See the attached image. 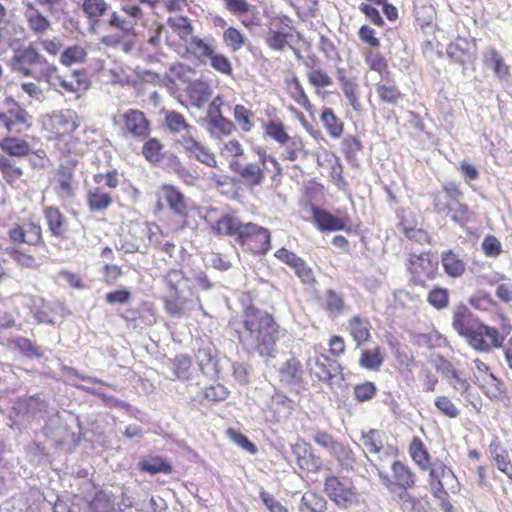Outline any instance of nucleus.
Wrapping results in <instances>:
<instances>
[{"label":"nucleus","instance_id":"39448f33","mask_svg":"<svg viewBox=\"0 0 512 512\" xmlns=\"http://www.w3.org/2000/svg\"><path fill=\"white\" fill-rule=\"evenodd\" d=\"M463 197L464 193L458 184L446 183L439 191L431 194L433 211L449 217L454 223L464 227L472 220L474 214L470 207L462 201Z\"/></svg>","mask_w":512,"mask_h":512},{"label":"nucleus","instance_id":"c756f323","mask_svg":"<svg viewBox=\"0 0 512 512\" xmlns=\"http://www.w3.org/2000/svg\"><path fill=\"white\" fill-rule=\"evenodd\" d=\"M186 93L191 104L201 108L212 96V89L206 81L195 79L188 84Z\"/></svg>","mask_w":512,"mask_h":512},{"label":"nucleus","instance_id":"423d86ee","mask_svg":"<svg viewBox=\"0 0 512 512\" xmlns=\"http://www.w3.org/2000/svg\"><path fill=\"white\" fill-rule=\"evenodd\" d=\"M166 294L162 298L167 314L182 317L186 312L188 298L185 292L193 294L190 279L180 269H170L162 277Z\"/></svg>","mask_w":512,"mask_h":512},{"label":"nucleus","instance_id":"bb28decb","mask_svg":"<svg viewBox=\"0 0 512 512\" xmlns=\"http://www.w3.org/2000/svg\"><path fill=\"white\" fill-rule=\"evenodd\" d=\"M296 464L306 473H319L323 468V461L320 456L316 455L309 444H305L302 448L295 449Z\"/></svg>","mask_w":512,"mask_h":512},{"label":"nucleus","instance_id":"f3484780","mask_svg":"<svg viewBox=\"0 0 512 512\" xmlns=\"http://www.w3.org/2000/svg\"><path fill=\"white\" fill-rule=\"evenodd\" d=\"M118 123L124 135L137 140L146 139L151 132V123L146 115L138 109H128L119 116Z\"/></svg>","mask_w":512,"mask_h":512},{"label":"nucleus","instance_id":"9b49d317","mask_svg":"<svg viewBox=\"0 0 512 512\" xmlns=\"http://www.w3.org/2000/svg\"><path fill=\"white\" fill-rule=\"evenodd\" d=\"M78 127L77 115L72 110H61L42 119V128L48 141L56 145L67 144Z\"/></svg>","mask_w":512,"mask_h":512},{"label":"nucleus","instance_id":"0e129e2a","mask_svg":"<svg viewBox=\"0 0 512 512\" xmlns=\"http://www.w3.org/2000/svg\"><path fill=\"white\" fill-rule=\"evenodd\" d=\"M164 121L166 127L174 133H179L190 128V125L185 117L181 113L174 110L166 112Z\"/></svg>","mask_w":512,"mask_h":512},{"label":"nucleus","instance_id":"f704fd0d","mask_svg":"<svg viewBox=\"0 0 512 512\" xmlns=\"http://www.w3.org/2000/svg\"><path fill=\"white\" fill-rule=\"evenodd\" d=\"M263 132L266 137L278 143L280 146H284L287 141L290 140L287 126L284 124L283 120L278 117L265 122L263 124Z\"/></svg>","mask_w":512,"mask_h":512},{"label":"nucleus","instance_id":"864d4df0","mask_svg":"<svg viewBox=\"0 0 512 512\" xmlns=\"http://www.w3.org/2000/svg\"><path fill=\"white\" fill-rule=\"evenodd\" d=\"M25 17L29 29L36 34H44L50 28V21L35 8L29 9Z\"/></svg>","mask_w":512,"mask_h":512},{"label":"nucleus","instance_id":"f03ea898","mask_svg":"<svg viewBox=\"0 0 512 512\" xmlns=\"http://www.w3.org/2000/svg\"><path fill=\"white\" fill-rule=\"evenodd\" d=\"M11 105L0 112V149L10 157L23 158L31 151L27 140L16 137L31 130L32 115L18 102L7 99Z\"/></svg>","mask_w":512,"mask_h":512},{"label":"nucleus","instance_id":"412c9836","mask_svg":"<svg viewBox=\"0 0 512 512\" xmlns=\"http://www.w3.org/2000/svg\"><path fill=\"white\" fill-rule=\"evenodd\" d=\"M317 164L319 167H327L329 169L330 181L341 191H345L348 188V182L345 180L343 171L344 167L335 154L325 151L322 156L317 158Z\"/></svg>","mask_w":512,"mask_h":512},{"label":"nucleus","instance_id":"6e6d98bb","mask_svg":"<svg viewBox=\"0 0 512 512\" xmlns=\"http://www.w3.org/2000/svg\"><path fill=\"white\" fill-rule=\"evenodd\" d=\"M6 251L18 266L27 269H36L38 267L37 259L32 253L19 247H11Z\"/></svg>","mask_w":512,"mask_h":512},{"label":"nucleus","instance_id":"a19ab883","mask_svg":"<svg viewBox=\"0 0 512 512\" xmlns=\"http://www.w3.org/2000/svg\"><path fill=\"white\" fill-rule=\"evenodd\" d=\"M187 53L192 55L198 61L205 63L215 51V47L209 41L198 36H192L187 45Z\"/></svg>","mask_w":512,"mask_h":512},{"label":"nucleus","instance_id":"052dcab7","mask_svg":"<svg viewBox=\"0 0 512 512\" xmlns=\"http://www.w3.org/2000/svg\"><path fill=\"white\" fill-rule=\"evenodd\" d=\"M220 155L226 159L230 158V161H242L246 155L245 150L237 139H231L219 148Z\"/></svg>","mask_w":512,"mask_h":512},{"label":"nucleus","instance_id":"13d9d810","mask_svg":"<svg viewBox=\"0 0 512 512\" xmlns=\"http://www.w3.org/2000/svg\"><path fill=\"white\" fill-rule=\"evenodd\" d=\"M108 8L109 5L104 0H83L82 3L83 12L92 22H98Z\"/></svg>","mask_w":512,"mask_h":512},{"label":"nucleus","instance_id":"c03bdc74","mask_svg":"<svg viewBox=\"0 0 512 512\" xmlns=\"http://www.w3.org/2000/svg\"><path fill=\"white\" fill-rule=\"evenodd\" d=\"M384 363L382 349L377 346L371 349L365 348L361 351L359 365L370 371H378Z\"/></svg>","mask_w":512,"mask_h":512},{"label":"nucleus","instance_id":"393cba45","mask_svg":"<svg viewBox=\"0 0 512 512\" xmlns=\"http://www.w3.org/2000/svg\"><path fill=\"white\" fill-rule=\"evenodd\" d=\"M318 301L321 309L332 319L344 315L347 309L344 295L332 288L325 290Z\"/></svg>","mask_w":512,"mask_h":512},{"label":"nucleus","instance_id":"49530a36","mask_svg":"<svg viewBox=\"0 0 512 512\" xmlns=\"http://www.w3.org/2000/svg\"><path fill=\"white\" fill-rule=\"evenodd\" d=\"M327 501L315 491H307L302 495L299 505L300 512H324Z\"/></svg>","mask_w":512,"mask_h":512},{"label":"nucleus","instance_id":"cd10ccee","mask_svg":"<svg viewBox=\"0 0 512 512\" xmlns=\"http://www.w3.org/2000/svg\"><path fill=\"white\" fill-rule=\"evenodd\" d=\"M285 91L288 96L306 112L311 113L313 105L305 92V89L297 76L285 79Z\"/></svg>","mask_w":512,"mask_h":512},{"label":"nucleus","instance_id":"7ed1b4c3","mask_svg":"<svg viewBox=\"0 0 512 512\" xmlns=\"http://www.w3.org/2000/svg\"><path fill=\"white\" fill-rule=\"evenodd\" d=\"M408 454L413 463L421 470L428 471V485L433 497L440 502L444 512H453L449 494L445 488L444 480H456L454 472L441 460L431 462V455L425 443L419 437H413L408 446Z\"/></svg>","mask_w":512,"mask_h":512},{"label":"nucleus","instance_id":"a18cd8bd","mask_svg":"<svg viewBox=\"0 0 512 512\" xmlns=\"http://www.w3.org/2000/svg\"><path fill=\"white\" fill-rule=\"evenodd\" d=\"M441 263L445 273L450 277H460L465 272L464 261L451 250L441 254Z\"/></svg>","mask_w":512,"mask_h":512},{"label":"nucleus","instance_id":"7c9ffc66","mask_svg":"<svg viewBox=\"0 0 512 512\" xmlns=\"http://www.w3.org/2000/svg\"><path fill=\"white\" fill-rule=\"evenodd\" d=\"M483 63L492 69L500 80L510 76V67L505 63L500 52L494 47H488L483 55Z\"/></svg>","mask_w":512,"mask_h":512},{"label":"nucleus","instance_id":"bf43d9fd","mask_svg":"<svg viewBox=\"0 0 512 512\" xmlns=\"http://www.w3.org/2000/svg\"><path fill=\"white\" fill-rule=\"evenodd\" d=\"M208 123L211 127L212 133L217 137H228L236 131L235 124L223 115H218L217 118H212Z\"/></svg>","mask_w":512,"mask_h":512},{"label":"nucleus","instance_id":"5701e85b","mask_svg":"<svg viewBox=\"0 0 512 512\" xmlns=\"http://www.w3.org/2000/svg\"><path fill=\"white\" fill-rule=\"evenodd\" d=\"M490 458L495 467L512 482V460L509 451L501 444L499 437L495 436L488 445Z\"/></svg>","mask_w":512,"mask_h":512},{"label":"nucleus","instance_id":"e2e57ef3","mask_svg":"<svg viewBox=\"0 0 512 512\" xmlns=\"http://www.w3.org/2000/svg\"><path fill=\"white\" fill-rule=\"evenodd\" d=\"M167 23L182 40H186L193 32V26L190 20L185 16L178 15L170 17Z\"/></svg>","mask_w":512,"mask_h":512},{"label":"nucleus","instance_id":"c9c22d12","mask_svg":"<svg viewBox=\"0 0 512 512\" xmlns=\"http://www.w3.org/2000/svg\"><path fill=\"white\" fill-rule=\"evenodd\" d=\"M89 79L85 71H74L68 78H59V86L66 93H80L89 88Z\"/></svg>","mask_w":512,"mask_h":512},{"label":"nucleus","instance_id":"b1692460","mask_svg":"<svg viewBox=\"0 0 512 512\" xmlns=\"http://www.w3.org/2000/svg\"><path fill=\"white\" fill-rule=\"evenodd\" d=\"M371 329L369 319L361 315H353L347 320L346 331L357 347H361L371 340Z\"/></svg>","mask_w":512,"mask_h":512},{"label":"nucleus","instance_id":"dca6fc26","mask_svg":"<svg viewBox=\"0 0 512 512\" xmlns=\"http://www.w3.org/2000/svg\"><path fill=\"white\" fill-rule=\"evenodd\" d=\"M294 32H296V29L289 16L284 14L275 15L269 20V28L265 36V42L270 49L283 51Z\"/></svg>","mask_w":512,"mask_h":512},{"label":"nucleus","instance_id":"c85d7f7f","mask_svg":"<svg viewBox=\"0 0 512 512\" xmlns=\"http://www.w3.org/2000/svg\"><path fill=\"white\" fill-rule=\"evenodd\" d=\"M57 195L62 199H69L74 196V171L67 166H60L55 174Z\"/></svg>","mask_w":512,"mask_h":512},{"label":"nucleus","instance_id":"0eeeda50","mask_svg":"<svg viewBox=\"0 0 512 512\" xmlns=\"http://www.w3.org/2000/svg\"><path fill=\"white\" fill-rule=\"evenodd\" d=\"M500 329L480 321L466 338L467 344L475 351L489 353L503 347L506 337L512 331V325L507 316L500 315Z\"/></svg>","mask_w":512,"mask_h":512},{"label":"nucleus","instance_id":"f257e3e1","mask_svg":"<svg viewBox=\"0 0 512 512\" xmlns=\"http://www.w3.org/2000/svg\"><path fill=\"white\" fill-rule=\"evenodd\" d=\"M236 333L239 344L247 353L272 358L285 330L272 313L249 304L242 309L240 326L236 328Z\"/></svg>","mask_w":512,"mask_h":512},{"label":"nucleus","instance_id":"f8f14e48","mask_svg":"<svg viewBox=\"0 0 512 512\" xmlns=\"http://www.w3.org/2000/svg\"><path fill=\"white\" fill-rule=\"evenodd\" d=\"M7 237L16 246L25 245L34 248L46 246L41 223L33 214L11 224L7 229Z\"/></svg>","mask_w":512,"mask_h":512},{"label":"nucleus","instance_id":"5fc2aeb1","mask_svg":"<svg viewBox=\"0 0 512 512\" xmlns=\"http://www.w3.org/2000/svg\"><path fill=\"white\" fill-rule=\"evenodd\" d=\"M169 367L172 370L174 379L182 381L188 380L191 375L192 361L188 356L179 355L170 360Z\"/></svg>","mask_w":512,"mask_h":512},{"label":"nucleus","instance_id":"8fccbe9b","mask_svg":"<svg viewBox=\"0 0 512 512\" xmlns=\"http://www.w3.org/2000/svg\"><path fill=\"white\" fill-rule=\"evenodd\" d=\"M333 457L338 461L339 465L346 470H353L357 459L352 448L340 442L330 452Z\"/></svg>","mask_w":512,"mask_h":512},{"label":"nucleus","instance_id":"4d7b16f0","mask_svg":"<svg viewBox=\"0 0 512 512\" xmlns=\"http://www.w3.org/2000/svg\"><path fill=\"white\" fill-rule=\"evenodd\" d=\"M283 159L288 161H295L301 155L306 156L305 144L300 136H290V140L283 146Z\"/></svg>","mask_w":512,"mask_h":512},{"label":"nucleus","instance_id":"4468645a","mask_svg":"<svg viewBox=\"0 0 512 512\" xmlns=\"http://www.w3.org/2000/svg\"><path fill=\"white\" fill-rule=\"evenodd\" d=\"M473 379L482 392L492 400L502 399L506 394L504 382L497 378L491 368L482 360H473Z\"/></svg>","mask_w":512,"mask_h":512},{"label":"nucleus","instance_id":"603ef678","mask_svg":"<svg viewBox=\"0 0 512 512\" xmlns=\"http://www.w3.org/2000/svg\"><path fill=\"white\" fill-rule=\"evenodd\" d=\"M233 117L236 124L244 133H249L254 129L255 114L252 110L242 104H237L233 108Z\"/></svg>","mask_w":512,"mask_h":512},{"label":"nucleus","instance_id":"37998d69","mask_svg":"<svg viewBox=\"0 0 512 512\" xmlns=\"http://www.w3.org/2000/svg\"><path fill=\"white\" fill-rule=\"evenodd\" d=\"M86 201L90 211H104L113 203V198L102 187H95L87 192Z\"/></svg>","mask_w":512,"mask_h":512},{"label":"nucleus","instance_id":"2eb2a0df","mask_svg":"<svg viewBox=\"0 0 512 512\" xmlns=\"http://www.w3.org/2000/svg\"><path fill=\"white\" fill-rule=\"evenodd\" d=\"M236 243L254 255L265 254L271 246V234L258 224L244 223Z\"/></svg>","mask_w":512,"mask_h":512},{"label":"nucleus","instance_id":"de8ad7c7","mask_svg":"<svg viewBox=\"0 0 512 512\" xmlns=\"http://www.w3.org/2000/svg\"><path fill=\"white\" fill-rule=\"evenodd\" d=\"M164 144L158 138L147 139L142 146L143 157L152 164H159L165 156Z\"/></svg>","mask_w":512,"mask_h":512},{"label":"nucleus","instance_id":"6e6552de","mask_svg":"<svg viewBox=\"0 0 512 512\" xmlns=\"http://www.w3.org/2000/svg\"><path fill=\"white\" fill-rule=\"evenodd\" d=\"M13 71L25 77L48 78L56 71V67L50 65L32 45L15 50L11 58Z\"/></svg>","mask_w":512,"mask_h":512},{"label":"nucleus","instance_id":"20e7f679","mask_svg":"<svg viewBox=\"0 0 512 512\" xmlns=\"http://www.w3.org/2000/svg\"><path fill=\"white\" fill-rule=\"evenodd\" d=\"M252 152L257 157L248 160L247 156L242 161H230L229 168L236 174L240 182L248 188L262 186L268 177L275 187L279 186L283 176V168L277 158L267 153L262 146H255Z\"/></svg>","mask_w":512,"mask_h":512},{"label":"nucleus","instance_id":"e433bc0d","mask_svg":"<svg viewBox=\"0 0 512 512\" xmlns=\"http://www.w3.org/2000/svg\"><path fill=\"white\" fill-rule=\"evenodd\" d=\"M413 13L421 28L430 26L437 15L431 0H414Z\"/></svg>","mask_w":512,"mask_h":512},{"label":"nucleus","instance_id":"09e8293b","mask_svg":"<svg viewBox=\"0 0 512 512\" xmlns=\"http://www.w3.org/2000/svg\"><path fill=\"white\" fill-rule=\"evenodd\" d=\"M0 173L10 185L19 181L23 176V170L16 161L2 154H0Z\"/></svg>","mask_w":512,"mask_h":512},{"label":"nucleus","instance_id":"6ab92c4d","mask_svg":"<svg viewBox=\"0 0 512 512\" xmlns=\"http://www.w3.org/2000/svg\"><path fill=\"white\" fill-rule=\"evenodd\" d=\"M161 199H163L168 208L182 219V227L186 224L188 209L185 195L174 185L164 184L159 190Z\"/></svg>","mask_w":512,"mask_h":512},{"label":"nucleus","instance_id":"ddd939ff","mask_svg":"<svg viewBox=\"0 0 512 512\" xmlns=\"http://www.w3.org/2000/svg\"><path fill=\"white\" fill-rule=\"evenodd\" d=\"M324 492L339 508L348 509L359 503V493L351 478L328 475L324 480Z\"/></svg>","mask_w":512,"mask_h":512},{"label":"nucleus","instance_id":"338daca9","mask_svg":"<svg viewBox=\"0 0 512 512\" xmlns=\"http://www.w3.org/2000/svg\"><path fill=\"white\" fill-rule=\"evenodd\" d=\"M102 282L107 286L116 285L124 275L123 269L117 264L106 263L101 268Z\"/></svg>","mask_w":512,"mask_h":512},{"label":"nucleus","instance_id":"774afa93","mask_svg":"<svg viewBox=\"0 0 512 512\" xmlns=\"http://www.w3.org/2000/svg\"><path fill=\"white\" fill-rule=\"evenodd\" d=\"M365 449L371 454H378L383 449V440L379 431L371 429L362 436Z\"/></svg>","mask_w":512,"mask_h":512},{"label":"nucleus","instance_id":"a878e982","mask_svg":"<svg viewBox=\"0 0 512 512\" xmlns=\"http://www.w3.org/2000/svg\"><path fill=\"white\" fill-rule=\"evenodd\" d=\"M313 220L320 231H340L346 228L348 218H342L310 204Z\"/></svg>","mask_w":512,"mask_h":512},{"label":"nucleus","instance_id":"79ce46f5","mask_svg":"<svg viewBox=\"0 0 512 512\" xmlns=\"http://www.w3.org/2000/svg\"><path fill=\"white\" fill-rule=\"evenodd\" d=\"M139 470L150 475L158 473L171 474L173 466L162 456H148L139 463Z\"/></svg>","mask_w":512,"mask_h":512},{"label":"nucleus","instance_id":"3c124183","mask_svg":"<svg viewBox=\"0 0 512 512\" xmlns=\"http://www.w3.org/2000/svg\"><path fill=\"white\" fill-rule=\"evenodd\" d=\"M399 228L408 240L420 245L431 244L432 238L425 229L412 226L405 219L400 221Z\"/></svg>","mask_w":512,"mask_h":512},{"label":"nucleus","instance_id":"58836bf2","mask_svg":"<svg viewBox=\"0 0 512 512\" xmlns=\"http://www.w3.org/2000/svg\"><path fill=\"white\" fill-rule=\"evenodd\" d=\"M330 367L331 359L326 354H319L308 363L311 376L321 382H328L332 379Z\"/></svg>","mask_w":512,"mask_h":512},{"label":"nucleus","instance_id":"ea45409f","mask_svg":"<svg viewBox=\"0 0 512 512\" xmlns=\"http://www.w3.org/2000/svg\"><path fill=\"white\" fill-rule=\"evenodd\" d=\"M338 80L340 83L341 90L348 100L349 105L355 111H359L361 109L360 102V86L355 79L348 78L344 74L338 75Z\"/></svg>","mask_w":512,"mask_h":512},{"label":"nucleus","instance_id":"9d476101","mask_svg":"<svg viewBox=\"0 0 512 512\" xmlns=\"http://www.w3.org/2000/svg\"><path fill=\"white\" fill-rule=\"evenodd\" d=\"M405 267L409 283L413 286L426 287L429 281L435 280L439 275V261L431 251L409 253Z\"/></svg>","mask_w":512,"mask_h":512},{"label":"nucleus","instance_id":"2f4dec72","mask_svg":"<svg viewBox=\"0 0 512 512\" xmlns=\"http://www.w3.org/2000/svg\"><path fill=\"white\" fill-rule=\"evenodd\" d=\"M243 225L244 223H242L238 218L226 214L216 220L212 229L218 236L233 237L234 240L237 241Z\"/></svg>","mask_w":512,"mask_h":512},{"label":"nucleus","instance_id":"69168bd1","mask_svg":"<svg viewBox=\"0 0 512 512\" xmlns=\"http://www.w3.org/2000/svg\"><path fill=\"white\" fill-rule=\"evenodd\" d=\"M91 512H113L114 503L107 493L98 491L89 503Z\"/></svg>","mask_w":512,"mask_h":512},{"label":"nucleus","instance_id":"4c0bfd02","mask_svg":"<svg viewBox=\"0 0 512 512\" xmlns=\"http://www.w3.org/2000/svg\"><path fill=\"white\" fill-rule=\"evenodd\" d=\"M320 121L332 139H339L344 132V122L335 114L333 109H322Z\"/></svg>","mask_w":512,"mask_h":512},{"label":"nucleus","instance_id":"4be33fe9","mask_svg":"<svg viewBox=\"0 0 512 512\" xmlns=\"http://www.w3.org/2000/svg\"><path fill=\"white\" fill-rule=\"evenodd\" d=\"M480 321L464 304L457 305L453 311L452 326L465 340Z\"/></svg>","mask_w":512,"mask_h":512},{"label":"nucleus","instance_id":"1a4fd4ad","mask_svg":"<svg viewBox=\"0 0 512 512\" xmlns=\"http://www.w3.org/2000/svg\"><path fill=\"white\" fill-rule=\"evenodd\" d=\"M379 479L382 485L400 500L406 499L409 490L417 485V474L407 463L395 460L390 467V473L379 471Z\"/></svg>","mask_w":512,"mask_h":512},{"label":"nucleus","instance_id":"a211bd4d","mask_svg":"<svg viewBox=\"0 0 512 512\" xmlns=\"http://www.w3.org/2000/svg\"><path fill=\"white\" fill-rule=\"evenodd\" d=\"M375 91L378 102L391 107L399 106L406 96L390 76L381 78L375 84Z\"/></svg>","mask_w":512,"mask_h":512},{"label":"nucleus","instance_id":"473e14b6","mask_svg":"<svg viewBox=\"0 0 512 512\" xmlns=\"http://www.w3.org/2000/svg\"><path fill=\"white\" fill-rule=\"evenodd\" d=\"M302 364L292 357L286 360L279 369L280 381L287 385H296L302 382Z\"/></svg>","mask_w":512,"mask_h":512},{"label":"nucleus","instance_id":"680f3d73","mask_svg":"<svg viewBox=\"0 0 512 512\" xmlns=\"http://www.w3.org/2000/svg\"><path fill=\"white\" fill-rule=\"evenodd\" d=\"M427 302L435 309L442 310L449 304V291L447 288L435 286L427 294Z\"/></svg>","mask_w":512,"mask_h":512},{"label":"nucleus","instance_id":"72a5a7b5","mask_svg":"<svg viewBox=\"0 0 512 512\" xmlns=\"http://www.w3.org/2000/svg\"><path fill=\"white\" fill-rule=\"evenodd\" d=\"M363 58L369 70L378 73L381 78L391 76L389 60L380 51L374 49L367 50L363 53Z\"/></svg>","mask_w":512,"mask_h":512},{"label":"nucleus","instance_id":"aec40b11","mask_svg":"<svg viewBox=\"0 0 512 512\" xmlns=\"http://www.w3.org/2000/svg\"><path fill=\"white\" fill-rule=\"evenodd\" d=\"M44 219L52 237L67 239L70 232L69 221L56 206H47L43 209Z\"/></svg>","mask_w":512,"mask_h":512}]
</instances>
